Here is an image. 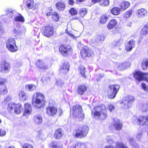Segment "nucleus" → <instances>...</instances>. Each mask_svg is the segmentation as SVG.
I'll return each instance as SVG.
<instances>
[{
    "instance_id": "1",
    "label": "nucleus",
    "mask_w": 148,
    "mask_h": 148,
    "mask_svg": "<svg viewBox=\"0 0 148 148\" xmlns=\"http://www.w3.org/2000/svg\"><path fill=\"white\" fill-rule=\"evenodd\" d=\"M93 117L104 120L107 117V111L106 106L103 105L95 106L91 112Z\"/></svg>"
},
{
    "instance_id": "2",
    "label": "nucleus",
    "mask_w": 148,
    "mask_h": 148,
    "mask_svg": "<svg viewBox=\"0 0 148 148\" xmlns=\"http://www.w3.org/2000/svg\"><path fill=\"white\" fill-rule=\"evenodd\" d=\"M46 101L43 94L36 92L33 95L32 103V106L37 109L43 108L46 104Z\"/></svg>"
},
{
    "instance_id": "3",
    "label": "nucleus",
    "mask_w": 148,
    "mask_h": 148,
    "mask_svg": "<svg viewBox=\"0 0 148 148\" xmlns=\"http://www.w3.org/2000/svg\"><path fill=\"white\" fill-rule=\"evenodd\" d=\"M70 113L75 120L80 121L84 119L85 114L82 106L79 105H75L72 106L70 109Z\"/></svg>"
},
{
    "instance_id": "4",
    "label": "nucleus",
    "mask_w": 148,
    "mask_h": 148,
    "mask_svg": "<svg viewBox=\"0 0 148 148\" xmlns=\"http://www.w3.org/2000/svg\"><path fill=\"white\" fill-rule=\"evenodd\" d=\"M89 130L88 126L85 125H83L75 129L73 131V135L75 138H83L86 136Z\"/></svg>"
},
{
    "instance_id": "5",
    "label": "nucleus",
    "mask_w": 148,
    "mask_h": 148,
    "mask_svg": "<svg viewBox=\"0 0 148 148\" xmlns=\"http://www.w3.org/2000/svg\"><path fill=\"white\" fill-rule=\"evenodd\" d=\"M58 108L55 102L53 100H49L48 106L46 108V112L49 116L53 117L57 114Z\"/></svg>"
},
{
    "instance_id": "6",
    "label": "nucleus",
    "mask_w": 148,
    "mask_h": 148,
    "mask_svg": "<svg viewBox=\"0 0 148 148\" xmlns=\"http://www.w3.org/2000/svg\"><path fill=\"white\" fill-rule=\"evenodd\" d=\"M58 50L62 56L66 57L72 53L73 49L71 45L62 44L59 46Z\"/></svg>"
},
{
    "instance_id": "7",
    "label": "nucleus",
    "mask_w": 148,
    "mask_h": 148,
    "mask_svg": "<svg viewBox=\"0 0 148 148\" xmlns=\"http://www.w3.org/2000/svg\"><path fill=\"white\" fill-rule=\"evenodd\" d=\"M120 88V85L113 84L109 85L108 87V90L107 92V95L110 99L114 98L118 93Z\"/></svg>"
},
{
    "instance_id": "8",
    "label": "nucleus",
    "mask_w": 148,
    "mask_h": 148,
    "mask_svg": "<svg viewBox=\"0 0 148 148\" xmlns=\"http://www.w3.org/2000/svg\"><path fill=\"white\" fill-rule=\"evenodd\" d=\"M133 75L134 79L138 82L144 80L148 83V73L137 71H135Z\"/></svg>"
},
{
    "instance_id": "9",
    "label": "nucleus",
    "mask_w": 148,
    "mask_h": 148,
    "mask_svg": "<svg viewBox=\"0 0 148 148\" xmlns=\"http://www.w3.org/2000/svg\"><path fill=\"white\" fill-rule=\"evenodd\" d=\"M54 32V29L51 25H48L42 27V33L44 36L49 38L53 36Z\"/></svg>"
},
{
    "instance_id": "10",
    "label": "nucleus",
    "mask_w": 148,
    "mask_h": 148,
    "mask_svg": "<svg viewBox=\"0 0 148 148\" xmlns=\"http://www.w3.org/2000/svg\"><path fill=\"white\" fill-rule=\"evenodd\" d=\"M7 109L9 112L11 111L14 109V113L17 114H19L21 112L23 107L22 105L20 103H10L8 105Z\"/></svg>"
},
{
    "instance_id": "11",
    "label": "nucleus",
    "mask_w": 148,
    "mask_h": 148,
    "mask_svg": "<svg viewBox=\"0 0 148 148\" xmlns=\"http://www.w3.org/2000/svg\"><path fill=\"white\" fill-rule=\"evenodd\" d=\"M80 53L81 56L84 59L86 58H90L94 54L92 50L90 48L86 46L82 47Z\"/></svg>"
},
{
    "instance_id": "12",
    "label": "nucleus",
    "mask_w": 148,
    "mask_h": 148,
    "mask_svg": "<svg viewBox=\"0 0 148 148\" xmlns=\"http://www.w3.org/2000/svg\"><path fill=\"white\" fill-rule=\"evenodd\" d=\"M10 63L6 60H4L0 62V72H8L10 68Z\"/></svg>"
},
{
    "instance_id": "13",
    "label": "nucleus",
    "mask_w": 148,
    "mask_h": 148,
    "mask_svg": "<svg viewBox=\"0 0 148 148\" xmlns=\"http://www.w3.org/2000/svg\"><path fill=\"white\" fill-rule=\"evenodd\" d=\"M88 12L87 9L86 8H83L79 10L78 15L73 18L74 20H80L83 18L87 14Z\"/></svg>"
},
{
    "instance_id": "14",
    "label": "nucleus",
    "mask_w": 148,
    "mask_h": 148,
    "mask_svg": "<svg viewBox=\"0 0 148 148\" xmlns=\"http://www.w3.org/2000/svg\"><path fill=\"white\" fill-rule=\"evenodd\" d=\"M138 125L141 126L148 125V115L145 116H140L137 118Z\"/></svg>"
},
{
    "instance_id": "15",
    "label": "nucleus",
    "mask_w": 148,
    "mask_h": 148,
    "mask_svg": "<svg viewBox=\"0 0 148 148\" xmlns=\"http://www.w3.org/2000/svg\"><path fill=\"white\" fill-rule=\"evenodd\" d=\"M88 86L85 84H82L79 85L77 88V93L80 95H82L87 90Z\"/></svg>"
},
{
    "instance_id": "16",
    "label": "nucleus",
    "mask_w": 148,
    "mask_h": 148,
    "mask_svg": "<svg viewBox=\"0 0 148 148\" xmlns=\"http://www.w3.org/2000/svg\"><path fill=\"white\" fill-rule=\"evenodd\" d=\"M64 135L63 130L61 128H58L55 130L53 136L56 139L59 140L62 138Z\"/></svg>"
},
{
    "instance_id": "17",
    "label": "nucleus",
    "mask_w": 148,
    "mask_h": 148,
    "mask_svg": "<svg viewBox=\"0 0 148 148\" xmlns=\"http://www.w3.org/2000/svg\"><path fill=\"white\" fill-rule=\"evenodd\" d=\"M134 100V98L131 96H128L126 97L125 99L122 102V103L124 104V106L127 108H129L131 105Z\"/></svg>"
},
{
    "instance_id": "18",
    "label": "nucleus",
    "mask_w": 148,
    "mask_h": 148,
    "mask_svg": "<svg viewBox=\"0 0 148 148\" xmlns=\"http://www.w3.org/2000/svg\"><path fill=\"white\" fill-rule=\"evenodd\" d=\"M24 108L23 115L26 116L31 114L32 111V107L30 104L28 103H25L24 105Z\"/></svg>"
},
{
    "instance_id": "19",
    "label": "nucleus",
    "mask_w": 148,
    "mask_h": 148,
    "mask_svg": "<svg viewBox=\"0 0 148 148\" xmlns=\"http://www.w3.org/2000/svg\"><path fill=\"white\" fill-rule=\"evenodd\" d=\"M118 22L116 19L112 18L110 20L108 23L107 27L109 30L112 29L117 25Z\"/></svg>"
},
{
    "instance_id": "20",
    "label": "nucleus",
    "mask_w": 148,
    "mask_h": 148,
    "mask_svg": "<svg viewBox=\"0 0 148 148\" xmlns=\"http://www.w3.org/2000/svg\"><path fill=\"white\" fill-rule=\"evenodd\" d=\"M69 65L68 62L63 63L60 66V71L61 72L64 74L66 73L69 71Z\"/></svg>"
},
{
    "instance_id": "21",
    "label": "nucleus",
    "mask_w": 148,
    "mask_h": 148,
    "mask_svg": "<svg viewBox=\"0 0 148 148\" xmlns=\"http://www.w3.org/2000/svg\"><path fill=\"white\" fill-rule=\"evenodd\" d=\"M130 3L128 1H123L119 5V7L122 11H124L130 6Z\"/></svg>"
},
{
    "instance_id": "22",
    "label": "nucleus",
    "mask_w": 148,
    "mask_h": 148,
    "mask_svg": "<svg viewBox=\"0 0 148 148\" xmlns=\"http://www.w3.org/2000/svg\"><path fill=\"white\" fill-rule=\"evenodd\" d=\"M135 41L133 39L130 40L127 43V45L125 46V49L127 51H131L135 45Z\"/></svg>"
},
{
    "instance_id": "23",
    "label": "nucleus",
    "mask_w": 148,
    "mask_h": 148,
    "mask_svg": "<svg viewBox=\"0 0 148 148\" xmlns=\"http://www.w3.org/2000/svg\"><path fill=\"white\" fill-rule=\"evenodd\" d=\"M104 148H129L125 144L122 143H116V146L111 145L105 146Z\"/></svg>"
},
{
    "instance_id": "24",
    "label": "nucleus",
    "mask_w": 148,
    "mask_h": 148,
    "mask_svg": "<svg viewBox=\"0 0 148 148\" xmlns=\"http://www.w3.org/2000/svg\"><path fill=\"white\" fill-rule=\"evenodd\" d=\"M33 120L34 122L36 124L40 125L42 122V118L41 115L39 114L34 116Z\"/></svg>"
},
{
    "instance_id": "25",
    "label": "nucleus",
    "mask_w": 148,
    "mask_h": 148,
    "mask_svg": "<svg viewBox=\"0 0 148 148\" xmlns=\"http://www.w3.org/2000/svg\"><path fill=\"white\" fill-rule=\"evenodd\" d=\"M56 6L57 10L62 11L64 10L65 8V5L63 1H58L56 4Z\"/></svg>"
},
{
    "instance_id": "26",
    "label": "nucleus",
    "mask_w": 148,
    "mask_h": 148,
    "mask_svg": "<svg viewBox=\"0 0 148 148\" xmlns=\"http://www.w3.org/2000/svg\"><path fill=\"white\" fill-rule=\"evenodd\" d=\"M121 11L119 7L115 6L111 9L110 12L112 14L117 16L120 14Z\"/></svg>"
},
{
    "instance_id": "27",
    "label": "nucleus",
    "mask_w": 148,
    "mask_h": 148,
    "mask_svg": "<svg viewBox=\"0 0 148 148\" xmlns=\"http://www.w3.org/2000/svg\"><path fill=\"white\" fill-rule=\"evenodd\" d=\"M86 68L82 65H80L78 68V69L79 73L82 77L84 78H86V76L85 74L86 72Z\"/></svg>"
},
{
    "instance_id": "28",
    "label": "nucleus",
    "mask_w": 148,
    "mask_h": 148,
    "mask_svg": "<svg viewBox=\"0 0 148 148\" xmlns=\"http://www.w3.org/2000/svg\"><path fill=\"white\" fill-rule=\"evenodd\" d=\"M113 126L114 129L116 130H120L122 129L123 127L122 124L119 120H117L116 121H114Z\"/></svg>"
},
{
    "instance_id": "29",
    "label": "nucleus",
    "mask_w": 148,
    "mask_h": 148,
    "mask_svg": "<svg viewBox=\"0 0 148 148\" xmlns=\"http://www.w3.org/2000/svg\"><path fill=\"white\" fill-rule=\"evenodd\" d=\"M147 11L146 9L141 8L137 10L138 16L140 17H144L146 15Z\"/></svg>"
},
{
    "instance_id": "30",
    "label": "nucleus",
    "mask_w": 148,
    "mask_h": 148,
    "mask_svg": "<svg viewBox=\"0 0 148 148\" xmlns=\"http://www.w3.org/2000/svg\"><path fill=\"white\" fill-rule=\"evenodd\" d=\"M8 92V90L7 86L5 85L0 87V95L4 96L6 95Z\"/></svg>"
},
{
    "instance_id": "31",
    "label": "nucleus",
    "mask_w": 148,
    "mask_h": 148,
    "mask_svg": "<svg viewBox=\"0 0 148 148\" xmlns=\"http://www.w3.org/2000/svg\"><path fill=\"white\" fill-rule=\"evenodd\" d=\"M18 97L19 99L23 101H26L28 98L27 94L22 90H21L19 91Z\"/></svg>"
},
{
    "instance_id": "32",
    "label": "nucleus",
    "mask_w": 148,
    "mask_h": 148,
    "mask_svg": "<svg viewBox=\"0 0 148 148\" xmlns=\"http://www.w3.org/2000/svg\"><path fill=\"white\" fill-rule=\"evenodd\" d=\"M141 35H145L148 34V23H146L140 32Z\"/></svg>"
},
{
    "instance_id": "33",
    "label": "nucleus",
    "mask_w": 148,
    "mask_h": 148,
    "mask_svg": "<svg viewBox=\"0 0 148 148\" xmlns=\"http://www.w3.org/2000/svg\"><path fill=\"white\" fill-rule=\"evenodd\" d=\"M108 18L109 16L105 14H102L100 17L99 22L101 24H104L108 21Z\"/></svg>"
},
{
    "instance_id": "34",
    "label": "nucleus",
    "mask_w": 148,
    "mask_h": 148,
    "mask_svg": "<svg viewBox=\"0 0 148 148\" xmlns=\"http://www.w3.org/2000/svg\"><path fill=\"white\" fill-rule=\"evenodd\" d=\"M141 67L144 70L148 69V59H143L141 63Z\"/></svg>"
},
{
    "instance_id": "35",
    "label": "nucleus",
    "mask_w": 148,
    "mask_h": 148,
    "mask_svg": "<svg viewBox=\"0 0 148 148\" xmlns=\"http://www.w3.org/2000/svg\"><path fill=\"white\" fill-rule=\"evenodd\" d=\"M133 11L132 9H130L126 12L123 17L125 20H128L129 18L132 15Z\"/></svg>"
},
{
    "instance_id": "36",
    "label": "nucleus",
    "mask_w": 148,
    "mask_h": 148,
    "mask_svg": "<svg viewBox=\"0 0 148 148\" xmlns=\"http://www.w3.org/2000/svg\"><path fill=\"white\" fill-rule=\"evenodd\" d=\"M8 49L12 52H16L18 50V47L16 46V43L6 47Z\"/></svg>"
},
{
    "instance_id": "37",
    "label": "nucleus",
    "mask_w": 148,
    "mask_h": 148,
    "mask_svg": "<svg viewBox=\"0 0 148 148\" xmlns=\"http://www.w3.org/2000/svg\"><path fill=\"white\" fill-rule=\"evenodd\" d=\"M49 147L51 148H63V144L58 145L56 143L55 141H53L49 145Z\"/></svg>"
},
{
    "instance_id": "38",
    "label": "nucleus",
    "mask_w": 148,
    "mask_h": 148,
    "mask_svg": "<svg viewBox=\"0 0 148 148\" xmlns=\"http://www.w3.org/2000/svg\"><path fill=\"white\" fill-rule=\"evenodd\" d=\"M6 47L16 44V41L14 38H10L6 42Z\"/></svg>"
},
{
    "instance_id": "39",
    "label": "nucleus",
    "mask_w": 148,
    "mask_h": 148,
    "mask_svg": "<svg viewBox=\"0 0 148 148\" xmlns=\"http://www.w3.org/2000/svg\"><path fill=\"white\" fill-rule=\"evenodd\" d=\"M105 39L104 36L103 35H98L97 36L95 42L97 44H100Z\"/></svg>"
},
{
    "instance_id": "40",
    "label": "nucleus",
    "mask_w": 148,
    "mask_h": 148,
    "mask_svg": "<svg viewBox=\"0 0 148 148\" xmlns=\"http://www.w3.org/2000/svg\"><path fill=\"white\" fill-rule=\"evenodd\" d=\"M127 63L124 62L120 64L118 66L119 70L122 71L125 70L127 68Z\"/></svg>"
},
{
    "instance_id": "41",
    "label": "nucleus",
    "mask_w": 148,
    "mask_h": 148,
    "mask_svg": "<svg viewBox=\"0 0 148 148\" xmlns=\"http://www.w3.org/2000/svg\"><path fill=\"white\" fill-rule=\"evenodd\" d=\"M26 3V6L29 9L32 8L35 5L34 1L33 0H27Z\"/></svg>"
},
{
    "instance_id": "42",
    "label": "nucleus",
    "mask_w": 148,
    "mask_h": 148,
    "mask_svg": "<svg viewBox=\"0 0 148 148\" xmlns=\"http://www.w3.org/2000/svg\"><path fill=\"white\" fill-rule=\"evenodd\" d=\"M52 18L53 21L55 22L58 21L59 19V16L58 13L56 12H54L53 13V14H52Z\"/></svg>"
},
{
    "instance_id": "43",
    "label": "nucleus",
    "mask_w": 148,
    "mask_h": 148,
    "mask_svg": "<svg viewBox=\"0 0 148 148\" xmlns=\"http://www.w3.org/2000/svg\"><path fill=\"white\" fill-rule=\"evenodd\" d=\"M15 20L16 22H23L25 21V19L23 17L21 14H19V15L15 17Z\"/></svg>"
},
{
    "instance_id": "44",
    "label": "nucleus",
    "mask_w": 148,
    "mask_h": 148,
    "mask_svg": "<svg viewBox=\"0 0 148 148\" xmlns=\"http://www.w3.org/2000/svg\"><path fill=\"white\" fill-rule=\"evenodd\" d=\"M69 12L71 16H75L78 13L77 10L74 8H71L69 10Z\"/></svg>"
},
{
    "instance_id": "45",
    "label": "nucleus",
    "mask_w": 148,
    "mask_h": 148,
    "mask_svg": "<svg viewBox=\"0 0 148 148\" xmlns=\"http://www.w3.org/2000/svg\"><path fill=\"white\" fill-rule=\"evenodd\" d=\"M100 2V5L104 7H106L109 5L110 1L109 0H102Z\"/></svg>"
},
{
    "instance_id": "46",
    "label": "nucleus",
    "mask_w": 148,
    "mask_h": 148,
    "mask_svg": "<svg viewBox=\"0 0 148 148\" xmlns=\"http://www.w3.org/2000/svg\"><path fill=\"white\" fill-rule=\"evenodd\" d=\"M25 87L26 88H27L30 91H32L34 89H36V86L33 84H27L25 85Z\"/></svg>"
},
{
    "instance_id": "47",
    "label": "nucleus",
    "mask_w": 148,
    "mask_h": 148,
    "mask_svg": "<svg viewBox=\"0 0 148 148\" xmlns=\"http://www.w3.org/2000/svg\"><path fill=\"white\" fill-rule=\"evenodd\" d=\"M7 82V80L6 78L0 77V86H4Z\"/></svg>"
},
{
    "instance_id": "48",
    "label": "nucleus",
    "mask_w": 148,
    "mask_h": 148,
    "mask_svg": "<svg viewBox=\"0 0 148 148\" xmlns=\"http://www.w3.org/2000/svg\"><path fill=\"white\" fill-rule=\"evenodd\" d=\"M22 148H34V147L32 144L25 143L23 144Z\"/></svg>"
},
{
    "instance_id": "49",
    "label": "nucleus",
    "mask_w": 148,
    "mask_h": 148,
    "mask_svg": "<svg viewBox=\"0 0 148 148\" xmlns=\"http://www.w3.org/2000/svg\"><path fill=\"white\" fill-rule=\"evenodd\" d=\"M43 64V62L42 60L38 59L36 61L35 64L38 68H39Z\"/></svg>"
},
{
    "instance_id": "50",
    "label": "nucleus",
    "mask_w": 148,
    "mask_h": 148,
    "mask_svg": "<svg viewBox=\"0 0 148 148\" xmlns=\"http://www.w3.org/2000/svg\"><path fill=\"white\" fill-rule=\"evenodd\" d=\"M108 108L110 112L114 110L115 109V107L112 104L108 105Z\"/></svg>"
},
{
    "instance_id": "51",
    "label": "nucleus",
    "mask_w": 148,
    "mask_h": 148,
    "mask_svg": "<svg viewBox=\"0 0 148 148\" xmlns=\"http://www.w3.org/2000/svg\"><path fill=\"white\" fill-rule=\"evenodd\" d=\"M141 86L142 88L144 91H147L148 90V86H147L145 83H142Z\"/></svg>"
},
{
    "instance_id": "52",
    "label": "nucleus",
    "mask_w": 148,
    "mask_h": 148,
    "mask_svg": "<svg viewBox=\"0 0 148 148\" xmlns=\"http://www.w3.org/2000/svg\"><path fill=\"white\" fill-rule=\"evenodd\" d=\"M125 22L127 26L131 27L132 25V22L131 21H129L128 20H125Z\"/></svg>"
},
{
    "instance_id": "53",
    "label": "nucleus",
    "mask_w": 148,
    "mask_h": 148,
    "mask_svg": "<svg viewBox=\"0 0 148 148\" xmlns=\"http://www.w3.org/2000/svg\"><path fill=\"white\" fill-rule=\"evenodd\" d=\"M39 69L41 70H46L48 69V66L43 63Z\"/></svg>"
},
{
    "instance_id": "54",
    "label": "nucleus",
    "mask_w": 148,
    "mask_h": 148,
    "mask_svg": "<svg viewBox=\"0 0 148 148\" xmlns=\"http://www.w3.org/2000/svg\"><path fill=\"white\" fill-rule=\"evenodd\" d=\"M6 133L5 131L0 128V136H5Z\"/></svg>"
},
{
    "instance_id": "55",
    "label": "nucleus",
    "mask_w": 148,
    "mask_h": 148,
    "mask_svg": "<svg viewBox=\"0 0 148 148\" xmlns=\"http://www.w3.org/2000/svg\"><path fill=\"white\" fill-rule=\"evenodd\" d=\"M77 145L80 146L81 148H82L81 147L82 146L84 147V148H87L85 144L83 143H82L80 142H78L77 144Z\"/></svg>"
},
{
    "instance_id": "56",
    "label": "nucleus",
    "mask_w": 148,
    "mask_h": 148,
    "mask_svg": "<svg viewBox=\"0 0 148 148\" xmlns=\"http://www.w3.org/2000/svg\"><path fill=\"white\" fill-rule=\"evenodd\" d=\"M103 77V76L101 74H99L97 76L96 80L97 81H99Z\"/></svg>"
},
{
    "instance_id": "57",
    "label": "nucleus",
    "mask_w": 148,
    "mask_h": 148,
    "mask_svg": "<svg viewBox=\"0 0 148 148\" xmlns=\"http://www.w3.org/2000/svg\"><path fill=\"white\" fill-rule=\"evenodd\" d=\"M102 0H91V2L93 4H96L100 3Z\"/></svg>"
},
{
    "instance_id": "58",
    "label": "nucleus",
    "mask_w": 148,
    "mask_h": 148,
    "mask_svg": "<svg viewBox=\"0 0 148 148\" xmlns=\"http://www.w3.org/2000/svg\"><path fill=\"white\" fill-rule=\"evenodd\" d=\"M4 31V29L2 25H1V23L0 22V33H3Z\"/></svg>"
},
{
    "instance_id": "59",
    "label": "nucleus",
    "mask_w": 148,
    "mask_h": 148,
    "mask_svg": "<svg viewBox=\"0 0 148 148\" xmlns=\"http://www.w3.org/2000/svg\"><path fill=\"white\" fill-rule=\"evenodd\" d=\"M68 3L69 5H74L75 2L74 0H69Z\"/></svg>"
},
{
    "instance_id": "60",
    "label": "nucleus",
    "mask_w": 148,
    "mask_h": 148,
    "mask_svg": "<svg viewBox=\"0 0 148 148\" xmlns=\"http://www.w3.org/2000/svg\"><path fill=\"white\" fill-rule=\"evenodd\" d=\"M51 11H53V10H51L49 12H48L46 13V15L47 16H50L51 15L52 16V14H53V13L51 12Z\"/></svg>"
},
{
    "instance_id": "61",
    "label": "nucleus",
    "mask_w": 148,
    "mask_h": 148,
    "mask_svg": "<svg viewBox=\"0 0 148 148\" xmlns=\"http://www.w3.org/2000/svg\"><path fill=\"white\" fill-rule=\"evenodd\" d=\"M12 99L11 97L9 96H8L6 98L5 100L6 101H8L11 100Z\"/></svg>"
},
{
    "instance_id": "62",
    "label": "nucleus",
    "mask_w": 148,
    "mask_h": 148,
    "mask_svg": "<svg viewBox=\"0 0 148 148\" xmlns=\"http://www.w3.org/2000/svg\"><path fill=\"white\" fill-rule=\"evenodd\" d=\"M67 34H68L71 37V38H75V36H74L71 33H70V32H67Z\"/></svg>"
},
{
    "instance_id": "63",
    "label": "nucleus",
    "mask_w": 148,
    "mask_h": 148,
    "mask_svg": "<svg viewBox=\"0 0 148 148\" xmlns=\"http://www.w3.org/2000/svg\"><path fill=\"white\" fill-rule=\"evenodd\" d=\"M86 0H75L77 3H80L82 2H84Z\"/></svg>"
},
{
    "instance_id": "64",
    "label": "nucleus",
    "mask_w": 148,
    "mask_h": 148,
    "mask_svg": "<svg viewBox=\"0 0 148 148\" xmlns=\"http://www.w3.org/2000/svg\"><path fill=\"white\" fill-rule=\"evenodd\" d=\"M76 145H73L71 146L70 148H76Z\"/></svg>"
}]
</instances>
